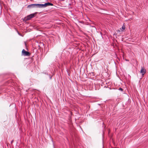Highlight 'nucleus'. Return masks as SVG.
<instances>
[{"label":"nucleus","instance_id":"f257e3e1","mask_svg":"<svg viewBox=\"0 0 148 148\" xmlns=\"http://www.w3.org/2000/svg\"><path fill=\"white\" fill-rule=\"evenodd\" d=\"M53 4L49 2L45 3L44 4L39 3L35 4V8H43L49 6H53Z\"/></svg>","mask_w":148,"mask_h":148},{"label":"nucleus","instance_id":"f03ea898","mask_svg":"<svg viewBox=\"0 0 148 148\" xmlns=\"http://www.w3.org/2000/svg\"><path fill=\"white\" fill-rule=\"evenodd\" d=\"M35 14L33 13L31 14L28 16L26 18V20H29L31 18H33L35 16Z\"/></svg>","mask_w":148,"mask_h":148},{"label":"nucleus","instance_id":"7ed1b4c3","mask_svg":"<svg viewBox=\"0 0 148 148\" xmlns=\"http://www.w3.org/2000/svg\"><path fill=\"white\" fill-rule=\"evenodd\" d=\"M22 53L24 56H27L29 55V53L26 51L25 49H23L22 51Z\"/></svg>","mask_w":148,"mask_h":148},{"label":"nucleus","instance_id":"20e7f679","mask_svg":"<svg viewBox=\"0 0 148 148\" xmlns=\"http://www.w3.org/2000/svg\"><path fill=\"white\" fill-rule=\"evenodd\" d=\"M146 71V69L143 67H142L141 68L140 72L142 75H143L145 73Z\"/></svg>","mask_w":148,"mask_h":148},{"label":"nucleus","instance_id":"39448f33","mask_svg":"<svg viewBox=\"0 0 148 148\" xmlns=\"http://www.w3.org/2000/svg\"><path fill=\"white\" fill-rule=\"evenodd\" d=\"M27 8H35V4L29 5L27 6Z\"/></svg>","mask_w":148,"mask_h":148},{"label":"nucleus","instance_id":"423d86ee","mask_svg":"<svg viewBox=\"0 0 148 148\" xmlns=\"http://www.w3.org/2000/svg\"><path fill=\"white\" fill-rule=\"evenodd\" d=\"M125 27L124 25H123L121 28H120V29L122 31H123L125 29Z\"/></svg>","mask_w":148,"mask_h":148},{"label":"nucleus","instance_id":"0eeeda50","mask_svg":"<svg viewBox=\"0 0 148 148\" xmlns=\"http://www.w3.org/2000/svg\"><path fill=\"white\" fill-rule=\"evenodd\" d=\"M119 90L122 91L123 90V89L121 88H120Z\"/></svg>","mask_w":148,"mask_h":148},{"label":"nucleus","instance_id":"6e6552de","mask_svg":"<svg viewBox=\"0 0 148 148\" xmlns=\"http://www.w3.org/2000/svg\"><path fill=\"white\" fill-rule=\"evenodd\" d=\"M13 142V140H12V141H11V143H12Z\"/></svg>","mask_w":148,"mask_h":148},{"label":"nucleus","instance_id":"1a4fd4ad","mask_svg":"<svg viewBox=\"0 0 148 148\" xmlns=\"http://www.w3.org/2000/svg\"><path fill=\"white\" fill-rule=\"evenodd\" d=\"M50 79H51V77H50Z\"/></svg>","mask_w":148,"mask_h":148},{"label":"nucleus","instance_id":"9d476101","mask_svg":"<svg viewBox=\"0 0 148 148\" xmlns=\"http://www.w3.org/2000/svg\"><path fill=\"white\" fill-rule=\"evenodd\" d=\"M18 33L20 35V34H19V33L18 32Z\"/></svg>","mask_w":148,"mask_h":148},{"label":"nucleus","instance_id":"9b49d317","mask_svg":"<svg viewBox=\"0 0 148 148\" xmlns=\"http://www.w3.org/2000/svg\"><path fill=\"white\" fill-rule=\"evenodd\" d=\"M118 31H119V32H120L119 30H118Z\"/></svg>","mask_w":148,"mask_h":148}]
</instances>
